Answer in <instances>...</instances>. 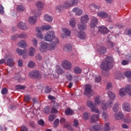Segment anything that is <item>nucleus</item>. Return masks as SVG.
Masks as SVG:
<instances>
[{
	"instance_id": "1",
	"label": "nucleus",
	"mask_w": 131,
	"mask_h": 131,
	"mask_svg": "<svg viewBox=\"0 0 131 131\" xmlns=\"http://www.w3.org/2000/svg\"><path fill=\"white\" fill-rule=\"evenodd\" d=\"M94 103L95 106H99V105H101V109L104 111L107 110L108 108H111L113 105L112 100H109L106 103L104 101H102L101 100V97L99 96H97L95 98Z\"/></svg>"
},
{
	"instance_id": "2",
	"label": "nucleus",
	"mask_w": 131,
	"mask_h": 131,
	"mask_svg": "<svg viewBox=\"0 0 131 131\" xmlns=\"http://www.w3.org/2000/svg\"><path fill=\"white\" fill-rule=\"evenodd\" d=\"M112 62H113V57L112 56L106 57L105 60L101 63L100 68L105 71L111 69L113 66Z\"/></svg>"
},
{
	"instance_id": "3",
	"label": "nucleus",
	"mask_w": 131,
	"mask_h": 131,
	"mask_svg": "<svg viewBox=\"0 0 131 131\" xmlns=\"http://www.w3.org/2000/svg\"><path fill=\"white\" fill-rule=\"evenodd\" d=\"M78 3V0H72L68 1L67 2L64 3L63 4V6H62L61 5H58L56 8V10L57 12H61V10L64 9H68L69 7H71V6H73L74 5H76Z\"/></svg>"
},
{
	"instance_id": "4",
	"label": "nucleus",
	"mask_w": 131,
	"mask_h": 131,
	"mask_svg": "<svg viewBox=\"0 0 131 131\" xmlns=\"http://www.w3.org/2000/svg\"><path fill=\"white\" fill-rule=\"evenodd\" d=\"M127 94L131 97V85L127 84L125 88H121L119 91V95L120 97H124V96H126Z\"/></svg>"
},
{
	"instance_id": "5",
	"label": "nucleus",
	"mask_w": 131,
	"mask_h": 131,
	"mask_svg": "<svg viewBox=\"0 0 131 131\" xmlns=\"http://www.w3.org/2000/svg\"><path fill=\"white\" fill-rule=\"evenodd\" d=\"M51 28H52V27L50 25H43L41 28H36L35 30L38 38L43 39V35L41 33L42 30H50Z\"/></svg>"
},
{
	"instance_id": "6",
	"label": "nucleus",
	"mask_w": 131,
	"mask_h": 131,
	"mask_svg": "<svg viewBox=\"0 0 131 131\" xmlns=\"http://www.w3.org/2000/svg\"><path fill=\"white\" fill-rule=\"evenodd\" d=\"M86 105L88 107H89V108H91V112L100 114V110H99L98 107H96V106H95V104H94V102L93 101H88L86 102Z\"/></svg>"
},
{
	"instance_id": "7",
	"label": "nucleus",
	"mask_w": 131,
	"mask_h": 131,
	"mask_svg": "<svg viewBox=\"0 0 131 131\" xmlns=\"http://www.w3.org/2000/svg\"><path fill=\"white\" fill-rule=\"evenodd\" d=\"M44 38L46 41H53L54 39L56 40L55 38H57V37L55 36V32H54V31H51L46 33Z\"/></svg>"
},
{
	"instance_id": "8",
	"label": "nucleus",
	"mask_w": 131,
	"mask_h": 131,
	"mask_svg": "<svg viewBox=\"0 0 131 131\" xmlns=\"http://www.w3.org/2000/svg\"><path fill=\"white\" fill-rule=\"evenodd\" d=\"M41 15V12L38 11L36 13H35L34 16H30L29 17L28 19V22L30 23V24H31L32 25H33V24H35L36 23V21H37V17H39Z\"/></svg>"
},
{
	"instance_id": "9",
	"label": "nucleus",
	"mask_w": 131,
	"mask_h": 131,
	"mask_svg": "<svg viewBox=\"0 0 131 131\" xmlns=\"http://www.w3.org/2000/svg\"><path fill=\"white\" fill-rule=\"evenodd\" d=\"M39 51L41 53H46L49 51V43L43 41L41 42L39 47Z\"/></svg>"
},
{
	"instance_id": "10",
	"label": "nucleus",
	"mask_w": 131,
	"mask_h": 131,
	"mask_svg": "<svg viewBox=\"0 0 131 131\" xmlns=\"http://www.w3.org/2000/svg\"><path fill=\"white\" fill-rule=\"evenodd\" d=\"M29 77L31 78H37V79H41V74L38 71H32L29 73Z\"/></svg>"
},
{
	"instance_id": "11",
	"label": "nucleus",
	"mask_w": 131,
	"mask_h": 131,
	"mask_svg": "<svg viewBox=\"0 0 131 131\" xmlns=\"http://www.w3.org/2000/svg\"><path fill=\"white\" fill-rule=\"evenodd\" d=\"M62 31L63 33H64L60 35L62 38H66V37H69L71 35V32H70V30H69L68 29L63 28L62 29Z\"/></svg>"
},
{
	"instance_id": "12",
	"label": "nucleus",
	"mask_w": 131,
	"mask_h": 131,
	"mask_svg": "<svg viewBox=\"0 0 131 131\" xmlns=\"http://www.w3.org/2000/svg\"><path fill=\"white\" fill-rule=\"evenodd\" d=\"M92 86L89 84H86L85 87L84 95L87 97H91L92 96Z\"/></svg>"
},
{
	"instance_id": "13",
	"label": "nucleus",
	"mask_w": 131,
	"mask_h": 131,
	"mask_svg": "<svg viewBox=\"0 0 131 131\" xmlns=\"http://www.w3.org/2000/svg\"><path fill=\"white\" fill-rule=\"evenodd\" d=\"M58 43H59V39H58V38H55V42L49 44L48 51H53L55 50V49H56V46Z\"/></svg>"
},
{
	"instance_id": "14",
	"label": "nucleus",
	"mask_w": 131,
	"mask_h": 131,
	"mask_svg": "<svg viewBox=\"0 0 131 131\" xmlns=\"http://www.w3.org/2000/svg\"><path fill=\"white\" fill-rule=\"evenodd\" d=\"M62 66L64 69H66L67 70H69L72 66L71 62L68 60H64L62 61Z\"/></svg>"
},
{
	"instance_id": "15",
	"label": "nucleus",
	"mask_w": 131,
	"mask_h": 131,
	"mask_svg": "<svg viewBox=\"0 0 131 131\" xmlns=\"http://www.w3.org/2000/svg\"><path fill=\"white\" fill-rule=\"evenodd\" d=\"M17 26L19 28V29H21L22 30H27V29H28V28H29L28 25H26L25 23H23L22 21L19 22L17 24Z\"/></svg>"
},
{
	"instance_id": "16",
	"label": "nucleus",
	"mask_w": 131,
	"mask_h": 131,
	"mask_svg": "<svg viewBox=\"0 0 131 131\" xmlns=\"http://www.w3.org/2000/svg\"><path fill=\"white\" fill-rule=\"evenodd\" d=\"M96 50L98 54H105L107 52L106 48L101 46H97Z\"/></svg>"
},
{
	"instance_id": "17",
	"label": "nucleus",
	"mask_w": 131,
	"mask_h": 131,
	"mask_svg": "<svg viewBox=\"0 0 131 131\" xmlns=\"http://www.w3.org/2000/svg\"><path fill=\"white\" fill-rule=\"evenodd\" d=\"M122 109L125 112H130V105L128 103L125 102L122 105Z\"/></svg>"
},
{
	"instance_id": "18",
	"label": "nucleus",
	"mask_w": 131,
	"mask_h": 131,
	"mask_svg": "<svg viewBox=\"0 0 131 131\" xmlns=\"http://www.w3.org/2000/svg\"><path fill=\"white\" fill-rule=\"evenodd\" d=\"M124 116V115L123 114V113L122 112H119L118 113H115L114 114V117L115 119H117L118 120H120L123 119V117Z\"/></svg>"
},
{
	"instance_id": "19",
	"label": "nucleus",
	"mask_w": 131,
	"mask_h": 131,
	"mask_svg": "<svg viewBox=\"0 0 131 131\" xmlns=\"http://www.w3.org/2000/svg\"><path fill=\"white\" fill-rule=\"evenodd\" d=\"M72 11L73 13H75V15L76 16H81V15H82L83 13L82 10L77 7L74 8L72 10Z\"/></svg>"
},
{
	"instance_id": "20",
	"label": "nucleus",
	"mask_w": 131,
	"mask_h": 131,
	"mask_svg": "<svg viewBox=\"0 0 131 131\" xmlns=\"http://www.w3.org/2000/svg\"><path fill=\"white\" fill-rule=\"evenodd\" d=\"M97 24H98V19L95 17H93L90 24L91 27L94 28L97 26Z\"/></svg>"
},
{
	"instance_id": "21",
	"label": "nucleus",
	"mask_w": 131,
	"mask_h": 131,
	"mask_svg": "<svg viewBox=\"0 0 131 131\" xmlns=\"http://www.w3.org/2000/svg\"><path fill=\"white\" fill-rule=\"evenodd\" d=\"M90 20V18L89 17V15H84L83 16H82L80 19V22L81 23H84L86 24L89 22V20Z\"/></svg>"
},
{
	"instance_id": "22",
	"label": "nucleus",
	"mask_w": 131,
	"mask_h": 131,
	"mask_svg": "<svg viewBox=\"0 0 131 131\" xmlns=\"http://www.w3.org/2000/svg\"><path fill=\"white\" fill-rule=\"evenodd\" d=\"M94 114L91 116V121L92 122H97V121H99V117L100 116V114H101V113H100L99 111V114Z\"/></svg>"
},
{
	"instance_id": "23",
	"label": "nucleus",
	"mask_w": 131,
	"mask_h": 131,
	"mask_svg": "<svg viewBox=\"0 0 131 131\" xmlns=\"http://www.w3.org/2000/svg\"><path fill=\"white\" fill-rule=\"evenodd\" d=\"M36 6L38 11H42L43 10V7L45 5L41 1H38L36 4Z\"/></svg>"
},
{
	"instance_id": "24",
	"label": "nucleus",
	"mask_w": 131,
	"mask_h": 131,
	"mask_svg": "<svg viewBox=\"0 0 131 131\" xmlns=\"http://www.w3.org/2000/svg\"><path fill=\"white\" fill-rule=\"evenodd\" d=\"M43 19L45 21H47L49 23L53 22V17L48 14H45L43 16Z\"/></svg>"
},
{
	"instance_id": "25",
	"label": "nucleus",
	"mask_w": 131,
	"mask_h": 131,
	"mask_svg": "<svg viewBox=\"0 0 131 131\" xmlns=\"http://www.w3.org/2000/svg\"><path fill=\"white\" fill-rule=\"evenodd\" d=\"M26 8L24 6H23V4H19L17 5H16V10L18 12H24Z\"/></svg>"
},
{
	"instance_id": "26",
	"label": "nucleus",
	"mask_w": 131,
	"mask_h": 131,
	"mask_svg": "<svg viewBox=\"0 0 131 131\" xmlns=\"http://www.w3.org/2000/svg\"><path fill=\"white\" fill-rule=\"evenodd\" d=\"M63 50L65 52L69 53V52L72 51V46L69 43L66 44L63 47Z\"/></svg>"
},
{
	"instance_id": "27",
	"label": "nucleus",
	"mask_w": 131,
	"mask_h": 131,
	"mask_svg": "<svg viewBox=\"0 0 131 131\" xmlns=\"http://www.w3.org/2000/svg\"><path fill=\"white\" fill-rule=\"evenodd\" d=\"M16 53L19 55V56H22V55L25 54H27V50L24 49L23 50L22 49H20V48H17L16 50Z\"/></svg>"
},
{
	"instance_id": "28",
	"label": "nucleus",
	"mask_w": 131,
	"mask_h": 131,
	"mask_svg": "<svg viewBox=\"0 0 131 131\" xmlns=\"http://www.w3.org/2000/svg\"><path fill=\"white\" fill-rule=\"evenodd\" d=\"M99 31L102 34H106V33H108V29L106 27L102 26L100 27L99 29Z\"/></svg>"
},
{
	"instance_id": "29",
	"label": "nucleus",
	"mask_w": 131,
	"mask_h": 131,
	"mask_svg": "<svg viewBox=\"0 0 131 131\" xmlns=\"http://www.w3.org/2000/svg\"><path fill=\"white\" fill-rule=\"evenodd\" d=\"M107 95L111 100H115L116 99V95H115V93L112 92V91L107 92Z\"/></svg>"
},
{
	"instance_id": "30",
	"label": "nucleus",
	"mask_w": 131,
	"mask_h": 131,
	"mask_svg": "<svg viewBox=\"0 0 131 131\" xmlns=\"http://www.w3.org/2000/svg\"><path fill=\"white\" fill-rule=\"evenodd\" d=\"M18 46L20 48H21V49H24L27 47V43L25 40H21L18 42Z\"/></svg>"
},
{
	"instance_id": "31",
	"label": "nucleus",
	"mask_w": 131,
	"mask_h": 131,
	"mask_svg": "<svg viewBox=\"0 0 131 131\" xmlns=\"http://www.w3.org/2000/svg\"><path fill=\"white\" fill-rule=\"evenodd\" d=\"M77 36L80 39H85L86 38V34L84 32H80L78 33Z\"/></svg>"
},
{
	"instance_id": "32",
	"label": "nucleus",
	"mask_w": 131,
	"mask_h": 131,
	"mask_svg": "<svg viewBox=\"0 0 131 131\" xmlns=\"http://www.w3.org/2000/svg\"><path fill=\"white\" fill-rule=\"evenodd\" d=\"M55 71L56 73H57V74H59V75L63 74V73H64V71L62 69V67H61V66H56Z\"/></svg>"
},
{
	"instance_id": "33",
	"label": "nucleus",
	"mask_w": 131,
	"mask_h": 131,
	"mask_svg": "<svg viewBox=\"0 0 131 131\" xmlns=\"http://www.w3.org/2000/svg\"><path fill=\"white\" fill-rule=\"evenodd\" d=\"M103 129V125L102 124H100L99 125H95L93 126V130L94 131H99Z\"/></svg>"
},
{
	"instance_id": "34",
	"label": "nucleus",
	"mask_w": 131,
	"mask_h": 131,
	"mask_svg": "<svg viewBox=\"0 0 131 131\" xmlns=\"http://www.w3.org/2000/svg\"><path fill=\"white\" fill-rule=\"evenodd\" d=\"M36 51L35 50V49L33 47H31L29 49V53L28 55L30 56V57H33L34 56V54H35V52Z\"/></svg>"
},
{
	"instance_id": "35",
	"label": "nucleus",
	"mask_w": 131,
	"mask_h": 131,
	"mask_svg": "<svg viewBox=\"0 0 131 131\" xmlns=\"http://www.w3.org/2000/svg\"><path fill=\"white\" fill-rule=\"evenodd\" d=\"M124 75L128 79V81H131V71H126L124 72Z\"/></svg>"
},
{
	"instance_id": "36",
	"label": "nucleus",
	"mask_w": 131,
	"mask_h": 131,
	"mask_svg": "<svg viewBox=\"0 0 131 131\" xmlns=\"http://www.w3.org/2000/svg\"><path fill=\"white\" fill-rule=\"evenodd\" d=\"M86 28V24L84 23H80L78 25V29L80 30H85Z\"/></svg>"
},
{
	"instance_id": "37",
	"label": "nucleus",
	"mask_w": 131,
	"mask_h": 131,
	"mask_svg": "<svg viewBox=\"0 0 131 131\" xmlns=\"http://www.w3.org/2000/svg\"><path fill=\"white\" fill-rule=\"evenodd\" d=\"M97 15H98L99 17H100V18H107V17H108V14H107V13L104 11L98 12L97 13Z\"/></svg>"
},
{
	"instance_id": "38",
	"label": "nucleus",
	"mask_w": 131,
	"mask_h": 131,
	"mask_svg": "<svg viewBox=\"0 0 131 131\" xmlns=\"http://www.w3.org/2000/svg\"><path fill=\"white\" fill-rule=\"evenodd\" d=\"M7 64L10 67H13L14 65H15V62H14V60L12 58H9L7 60Z\"/></svg>"
},
{
	"instance_id": "39",
	"label": "nucleus",
	"mask_w": 131,
	"mask_h": 131,
	"mask_svg": "<svg viewBox=\"0 0 131 131\" xmlns=\"http://www.w3.org/2000/svg\"><path fill=\"white\" fill-rule=\"evenodd\" d=\"M115 78L120 80L121 79H123L124 78V76H123V74H122V73H118L115 75Z\"/></svg>"
},
{
	"instance_id": "40",
	"label": "nucleus",
	"mask_w": 131,
	"mask_h": 131,
	"mask_svg": "<svg viewBox=\"0 0 131 131\" xmlns=\"http://www.w3.org/2000/svg\"><path fill=\"white\" fill-rule=\"evenodd\" d=\"M118 110H119V103L116 102L113 107V112H117Z\"/></svg>"
},
{
	"instance_id": "41",
	"label": "nucleus",
	"mask_w": 131,
	"mask_h": 131,
	"mask_svg": "<svg viewBox=\"0 0 131 131\" xmlns=\"http://www.w3.org/2000/svg\"><path fill=\"white\" fill-rule=\"evenodd\" d=\"M82 72V70H81V69H80V68L78 67H76L74 69V72L76 74H79V73H81Z\"/></svg>"
},
{
	"instance_id": "42",
	"label": "nucleus",
	"mask_w": 131,
	"mask_h": 131,
	"mask_svg": "<svg viewBox=\"0 0 131 131\" xmlns=\"http://www.w3.org/2000/svg\"><path fill=\"white\" fill-rule=\"evenodd\" d=\"M123 121L125 123H130L131 122V118L129 116H126L123 119Z\"/></svg>"
},
{
	"instance_id": "43",
	"label": "nucleus",
	"mask_w": 131,
	"mask_h": 131,
	"mask_svg": "<svg viewBox=\"0 0 131 131\" xmlns=\"http://www.w3.org/2000/svg\"><path fill=\"white\" fill-rule=\"evenodd\" d=\"M76 23L75 22V19L74 18L70 20V25L71 27H75V25Z\"/></svg>"
},
{
	"instance_id": "44",
	"label": "nucleus",
	"mask_w": 131,
	"mask_h": 131,
	"mask_svg": "<svg viewBox=\"0 0 131 131\" xmlns=\"http://www.w3.org/2000/svg\"><path fill=\"white\" fill-rule=\"evenodd\" d=\"M66 115H72L73 114V111L71 110L70 108H68L66 111Z\"/></svg>"
},
{
	"instance_id": "45",
	"label": "nucleus",
	"mask_w": 131,
	"mask_h": 131,
	"mask_svg": "<svg viewBox=\"0 0 131 131\" xmlns=\"http://www.w3.org/2000/svg\"><path fill=\"white\" fill-rule=\"evenodd\" d=\"M104 131H110V123H106L104 125Z\"/></svg>"
},
{
	"instance_id": "46",
	"label": "nucleus",
	"mask_w": 131,
	"mask_h": 131,
	"mask_svg": "<svg viewBox=\"0 0 131 131\" xmlns=\"http://www.w3.org/2000/svg\"><path fill=\"white\" fill-rule=\"evenodd\" d=\"M35 65V63L34 61H31L28 63V67H29V68H34Z\"/></svg>"
},
{
	"instance_id": "47",
	"label": "nucleus",
	"mask_w": 131,
	"mask_h": 131,
	"mask_svg": "<svg viewBox=\"0 0 131 131\" xmlns=\"http://www.w3.org/2000/svg\"><path fill=\"white\" fill-rule=\"evenodd\" d=\"M18 37H20V38H27L28 37V35L26 33H23L19 35H18Z\"/></svg>"
},
{
	"instance_id": "48",
	"label": "nucleus",
	"mask_w": 131,
	"mask_h": 131,
	"mask_svg": "<svg viewBox=\"0 0 131 131\" xmlns=\"http://www.w3.org/2000/svg\"><path fill=\"white\" fill-rule=\"evenodd\" d=\"M114 46H115V43H114V42H113L111 41H109L107 42V47H108V49H112V48H113V47H114Z\"/></svg>"
},
{
	"instance_id": "49",
	"label": "nucleus",
	"mask_w": 131,
	"mask_h": 131,
	"mask_svg": "<svg viewBox=\"0 0 131 131\" xmlns=\"http://www.w3.org/2000/svg\"><path fill=\"white\" fill-rule=\"evenodd\" d=\"M66 77L67 79H68V80H70V81H71V80H72V75H71L69 72H68L66 74Z\"/></svg>"
},
{
	"instance_id": "50",
	"label": "nucleus",
	"mask_w": 131,
	"mask_h": 131,
	"mask_svg": "<svg viewBox=\"0 0 131 131\" xmlns=\"http://www.w3.org/2000/svg\"><path fill=\"white\" fill-rule=\"evenodd\" d=\"M57 108H58L57 106H54L53 107H52L51 109V113H55V114L58 113V110H57Z\"/></svg>"
},
{
	"instance_id": "51",
	"label": "nucleus",
	"mask_w": 131,
	"mask_h": 131,
	"mask_svg": "<svg viewBox=\"0 0 131 131\" xmlns=\"http://www.w3.org/2000/svg\"><path fill=\"white\" fill-rule=\"evenodd\" d=\"M16 90H25V86L21 85H16L15 86Z\"/></svg>"
},
{
	"instance_id": "52",
	"label": "nucleus",
	"mask_w": 131,
	"mask_h": 131,
	"mask_svg": "<svg viewBox=\"0 0 131 131\" xmlns=\"http://www.w3.org/2000/svg\"><path fill=\"white\" fill-rule=\"evenodd\" d=\"M32 42L34 46L37 47L38 42H37V39H36V38H33L32 40Z\"/></svg>"
},
{
	"instance_id": "53",
	"label": "nucleus",
	"mask_w": 131,
	"mask_h": 131,
	"mask_svg": "<svg viewBox=\"0 0 131 131\" xmlns=\"http://www.w3.org/2000/svg\"><path fill=\"white\" fill-rule=\"evenodd\" d=\"M30 100H31V97H30V95H27L25 96L24 99L25 102H30Z\"/></svg>"
},
{
	"instance_id": "54",
	"label": "nucleus",
	"mask_w": 131,
	"mask_h": 131,
	"mask_svg": "<svg viewBox=\"0 0 131 131\" xmlns=\"http://www.w3.org/2000/svg\"><path fill=\"white\" fill-rule=\"evenodd\" d=\"M95 8V9H97V10H99L100 9V6L95 4H92L90 6V8L91 9V8Z\"/></svg>"
},
{
	"instance_id": "55",
	"label": "nucleus",
	"mask_w": 131,
	"mask_h": 131,
	"mask_svg": "<svg viewBox=\"0 0 131 131\" xmlns=\"http://www.w3.org/2000/svg\"><path fill=\"white\" fill-rule=\"evenodd\" d=\"M101 76H95V82H100V81H101Z\"/></svg>"
},
{
	"instance_id": "56",
	"label": "nucleus",
	"mask_w": 131,
	"mask_h": 131,
	"mask_svg": "<svg viewBox=\"0 0 131 131\" xmlns=\"http://www.w3.org/2000/svg\"><path fill=\"white\" fill-rule=\"evenodd\" d=\"M55 117H56V116H55L54 114L50 115L49 118V121H53L55 119Z\"/></svg>"
},
{
	"instance_id": "57",
	"label": "nucleus",
	"mask_w": 131,
	"mask_h": 131,
	"mask_svg": "<svg viewBox=\"0 0 131 131\" xmlns=\"http://www.w3.org/2000/svg\"><path fill=\"white\" fill-rule=\"evenodd\" d=\"M108 114H107V113L106 112H103L102 113V118H103V119H108Z\"/></svg>"
},
{
	"instance_id": "58",
	"label": "nucleus",
	"mask_w": 131,
	"mask_h": 131,
	"mask_svg": "<svg viewBox=\"0 0 131 131\" xmlns=\"http://www.w3.org/2000/svg\"><path fill=\"white\" fill-rule=\"evenodd\" d=\"M83 118L85 120H88L89 119V113H85L83 114Z\"/></svg>"
},
{
	"instance_id": "59",
	"label": "nucleus",
	"mask_w": 131,
	"mask_h": 131,
	"mask_svg": "<svg viewBox=\"0 0 131 131\" xmlns=\"http://www.w3.org/2000/svg\"><path fill=\"white\" fill-rule=\"evenodd\" d=\"M128 60H123L121 62L122 65L123 66H125V65H128L129 63Z\"/></svg>"
},
{
	"instance_id": "60",
	"label": "nucleus",
	"mask_w": 131,
	"mask_h": 131,
	"mask_svg": "<svg viewBox=\"0 0 131 131\" xmlns=\"http://www.w3.org/2000/svg\"><path fill=\"white\" fill-rule=\"evenodd\" d=\"M59 119H56L54 123V127H57L58 126V124H59Z\"/></svg>"
},
{
	"instance_id": "61",
	"label": "nucleus",
	"mask_w": 131,
	"mask_h": 131,
	"mask_svg": "<svg viewBox=\"0 0 131 131\" xmlns=\"http://www.w3.org/2000/svg\"><path fill=\"white\" fill-rule=\"evenodd\" d=\"M78 121L76 119L74 120L73 125L75 127H78Z\"/></svg>"
},
{
	"instance_id": "62",
	"label": "nucleus",
	"mask_w": 131,
	"mask_h": 131,
	"mask_svg": "<svg viewBox=\"0 0 131 131\" xmlns=\"http://www.w3.org/2000/svg\"><path fill=\"white\" fill-rule=\"evenodd\" d=\"M51 92H52V89L50 87H46L45 89V93L49 94V93H51Z\"/></svg>"
},
{
	"instance_id": "63",
	"label": "nucleus",
	"mask_w": 131,
	"mask_h": 131,
	"mask_svg": "<svg viewBox=\"0 0 131 131\" xmlns=\"http://www.w3.org/2000/svg\"><path fill=\"white\" fill-rule=\"evenodd\" d=\"M45 113H49L50 112V107L49 106H45L43 109Z\"/></svg>"
},
{
	"instance_id": "64",
	"label": "nucleus",
	"mask_w": 131,
	"mask_h": 131,
	"mask_svg": "<svg viewBox=\"0 0 131 131\" xmlns=\"http://www.w3.org/2000/svg\"><path fill=\"white\" fill-rule=\"evenodd\" d=\"M124 33L126 35H129V36H131V29H129L128 31L125 30Z\"/></svg>"
}]
</instances>
